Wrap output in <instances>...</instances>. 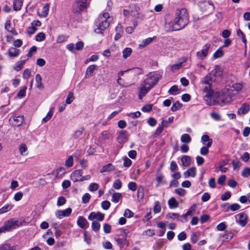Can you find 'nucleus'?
I'll return each instance as SVG.
<instances>
[{
  "label": "nucleus",
  "instance_id": "52",
  "mask_svg": "<svg viewBox=\"0 0 250 250\" xmlns=\"http://www.w3.org/2000/svg\"><path fill=\"white\" fill-rule=\"evenodd\" d=\"M178 88L177 86L173 85L170 87V88L168 90V92L169 94L171 95H175L178 93Z\"/></svg>",
  "mask_w": 250,
  "mask_h": 250
},
{
  "label": "nucleus",
  "instance_id": "50",
  "mask_svg": "<svg viewBox=\"0 0 250 250\" xmlns=\"http://www.w3.org/2000/svg\"><path fill=\"white\" fill-rule=\"evenodd\" d=\"M223 55V51L221 48L218 49L213 54V57L215 59H218Z\"/></svg>",
  "mask_w": 250,
  "mask_h": 250
},
{
  "label": "nucleus",
  "instance_id": "41",
  "mask_svg": "<svg viewBox=\"0 0 250 250\" xmlns=\"http://www.w3.org/2000/svg\"><path fill=\"white\" fill-rule=\"evenodd\" d=\"M122 197V194L120 193H114L112 197V201L114 203H117L119 201Z\"/></svg>",
  "mask_w": 250,
  "mask_h": 250
},
{
  "label": "nucleus",
  "instance_id": "21",
  "mask_svg": "<svg viewBox=\"0 0 250 250\" xmlns=\"http://www.w3.org/2000/svg\"><path fill=\"white\" fill-rule=\"evenodd\" d=\"M76 4L79 9L81 11L88 8L89 6L88 2L84 1L83 0H78L76 2Z\"/></svg>",
  "mask_w": 250,
  "mask_h": 250
},
{
  "label": "nucleus",
  "instance_id": "7",
  "mask_svg": "<svg viewBox=\"0 0 250 250\" xmlns=\"http://www.w3.org/2000/svg\"><path fill=\"white\" fill-rule=\"evenodd\" d=\"M210 46V45L209 44L204 45L201 50L196 52L197 58L200 60H204L208 55Z\"/></svg>",
  "mask_w": 250,
  "mask_h": 250
},
{
  "label": "nucleus",
  "instance_id": "49",
  "mask_svg": "<svg viewBox=\"0 0 250 250\" xmlns=\"http://www.w3.org/2000/svg\"><path fill=\"white\" fill-rule=\"evenodd\" d=\"M232 88L231 91H239L242 88V85L240 83H235L232 85Z\"/></svg>",
  "mask_w": 250,
  "mask_h": 250
},
{
  "label": "nucleus",
  "instance_id": "17",
  "mask_svg": "<svg viewBox=\"0 0 250 250\" xmlns=\"http://www.w3.org/2000/svg\"><path fill=\"white\" fill-rule=\"evenodd\" d=\"M77 225L81 228H87L88 223L85 218L83 216H79L77 220Z\"/></svg>",
  "mask_w": 250,
  "mask_h": 250
},
{
  "label": "nucleus",
  "instance_id": "11",
  "mask_svg": "<svg viewBox=\"0 0 250 250\" xmlns=\"http://www.w3.org/2000/svg\"><path fill=\"white\" fill-rule=\"evenodd\" d=\"M83 175V171L81 169L74 170L70 175L71 179L74 182L81 181Z\"/></svg>",
  "mask_w": 250,
  "mask_h": 250
},
{
  "label": "nucleus",
  "instance_id": "19",
  "mask_svg": "<svg viewBox=\"0 0 250 250\" xmlns=\"http://www.w3.org/2000/svg\"><path fill=\"white\" fill-rule=\"evenodd\" d=\"M5 29L9 32L11 33L12 35H16L17 33L14 30V27L11 25L10 20H7L4 24Z\"/></svg>",
  "mask_w": 250,
  "mask_h": 250
},
{
  "label": "nucleus",
  "instance_id": "34",
  "mask_svg": "<svg viewBox=\"0 0 250 250\" xmlns=\"http://www.w3.org/2000/svg\"><path fill=\"white\" fill-rule=\"evenodd\" d=\"M25 62V60H22V61H19V62H18L15 66H14V69L16 71H20L23 67V65L24 64Z\"/></svg>",
  "mask_w": 250,
  "mask_h": 250
},
{
  "label": "nucleus",
  "instance_id": "61",
  "mask_svg": "<svg viewBox=\"0 0 250 250\" xmlns=\"http://www.w3.org/2000/svg\"><path fill=\"white\" fill-rule=\"evenodd\" d=\"M37 48L36 46H32L29 50V52L27 54V57H31L32 56L33 54L36 53V52L37 51Z\"/></svg>",
  "mask_w": 250,
  "mask_h": 250
},
{
  "label": "nucleus",
  "instance_id": "14",
  "mask_svg": "<svg viewBox=\"0 0 250 250\" xmlns=\"http://www.w3.org/2000/svg\"><path fill=\"white\" fill-rule=\"evenodd\" d=\"M99 21L103 22H108V26H109L110 23L112 21V17L110 16L109 14L107 12H104L99 16Z\"/></svg>",
  "mask_w": 250,
  "mask_h": 250
},
{
  "label": "nucleus",
  "instance_id": "25",
  "mask_svg": "<svg viewBox=\"0 0 250 250\" xmlns=\"http://www.w3.org/2000/svg\"><path fill=\"white\" fill-rule=\"evenodd\" d=\"M19 151L22 156H26L28 154V147L25 144H21L19 146Z\"/></svg>",
  "mask_w": 250,
  "mask_h": 250
},
{
  "label": "nucleus",
  "instance_id": "20",
  "mask_svg": "<svg viewBox=\"0 0 250 250\" xmlns=\"http://www.w3.org/2000/svg\"><path fill=\"white\" fill-rule=\"evenodd\" d=\"M50 5L48 3H45L43 5L42 12H38L39 15L42 18H45L47 16L49 10Z\"/></svg>",
  "mask_w": 250,
  "mask_h": 250
},
{
  "label": "nucleus",
  "instance_id": "16",
  "mask_svg": "<svg viewBox=\"0 0 250 250\" xmlns=\"http://www.w3.org/2000/svg\"><path fill=\"white\" fill-rule=\"evenodd\" d=\"M20 50L15 47H11L7 51L8 56L11 58L18 57L20 55Z\"/></svg>",
  "mask_w": 250,
  "mask_h": 250
},
{
  "label": "nucleus",
  "instance_id": "57",
  "mask_svg": "<svg viewBox=\"0 0 250 250\" xmlns=\"http://www.w3.org/2000/svg\"><path fill=\"white\" fill-rule=\"evenodd\" d=\"M67 39V37L64 35H60L58 37L57 39L56 42L57 43H60L66 41Z\"/></svg>",
  "mask_w": 250,
  "mask_h": 250
},
{
  "label": "nucleus",
  "instance_id": "62",
  "mask_svg": "<svg viewBox=\"0 0 250 250\" xmlns=\"http://www.w3.org/2000/svg\"><path fill=\"white\" fill-rule=\"evenodd\" d=\"M90 195L89 193H85L82 197V201L83 203H87L90 199Z\"/></svg>",
  "mask_w": 250,
  "mask_h": 250
},
{
  "label": "nucleus",
  "instance_id": "46",
  "mask_svg": "<svg viewBox=\"0 0 250 250\" xmlns=\"http://www.w3.org/2000/svg\"><path fill=\"white\" fill-rule=\"evenodd\" d=\"M182 104L179 102H176L171 107V110L173 112L176 111L182 107Z\"/></svg>",
  "mask_w": 250,
  "mask_h": 250
},
{
  "label": "nucleus",
  "instance_id": "39",
  "mask_svg": "<svg viewBox=\"0 0 250 250\" xmlns=\"http://www.w3.org/2000/svg\"><path fill=\"white\" fill-rule=\"evenodd\" d=\"M53 110L54 108H51L50 110L48 112L46 116L42 119V122L46 123L51 119L54 113Z\"/></svg>",
  "mask_w": 250,
  "mask_h": 250
},
{
  "label": "nucleus",
  "instance_id": "5",
  "mask_svg": "<svg viewBox=\"0 0 250 250\" xmlns=\"http://www.w3.org/2000/svg\"><path fill=\"white\" fill-rule=\"evenodd\" d=\"M233 100V95L229 90L224 91L219 96L216 103L219 104H227Z\"/></svg>",
  "mask_w": 250,
  "mask_h": 250
},
{
  "label": "nucleus",
  "instance_id": "15",
  "mask_svg": "<svg viewBox=\"0 0 250 250\" xmlns=\"http://www.w3.org/2000/svg\"><path fill=\"white\" fill-rule=\"evenodd\" d=\"M237 216L239 217V219L237 221V222L241 227H245L247 223V215L244 213H239Z\"/></svg>",
  "mask_w": 250,
  "mask_h": 250
},
{
  "label": "nucleus",
  "instance_id": "40",
  "mask_svg": "<svg viewBox=\"0 0 250 250\" xmlns=\"http://www.w3.org/2000/svg\"><path fill=\"white\" fill-rule=\"evenodd\" d=\"M132 53V49L130 48H125L123 51V56L124 59H126Z\"/></svg>",
  "mask_w": 250,
  "mask_h": 250
},
{
  "label": "nucleus",
  "instance_id": "42",
  "mask_svg": "<svg viewBox=\"0 0 250 250\" xmlns=\"http://www.w3.org/2000/svg\"><path fill=\"white\" fill-rule=\"evenodd\" d=\"M45 35L43 32L38 33L36 36V40L37 42H42L45 40Z\"/></svg>",
  "mask_w": 250,
  "mask_h": 250
},
{
  "label": "nucleus",
  "instance_id": "58",
  "mask_svg": "<svg viewBox=\"0 0 250 250\" xmlns=\"http://www.w3.org/2000/svg\"><path fill=\"white\" fill-rule=\"evenodd\" d=\"M128 188L132 191H135L137 189V186L135 182H130L128 184Z\"/></svg>",
  "mask_w": 250,
  "mask_h": 250
},
{
  "label": "nucleus",
  "instance_id": "44",
  "mask_svg": "<svg viewBox=\"0 0 250 250\" xmlns=\"http://www.w3.org/2000/svg\"><path fill=\"white\" fill-rule=\"evenodd\" d=\"M66 199L63 196H60L58 198L57 205L58 207L63 206L66 203Z\"/></svg>",
  "mask_w": 250,
  "mask_h": 250
},
{
  "label": "nucleus",
  "instance_id": "60",
  "mask_svg": "<svg viewBox=\"0 0 250 250\" xmlns=\"http://www.w3.org/2000/svg\"><path fill=\"white\" fill-rule=\"evenodd\" d=\"M240 207V206L238 204L234 203L230 205L229 208L231 211H234L239 209Z\"/></svg>",
  "mask_w": 250,
  "mask_h": 250
},
{
  "label": "nucleus",
  "instance_id": "3",
  "mask_svg": "<svg viewBox=\"0 0 250 250\" xmlns=\"http://www.w3.org/2000/svg\"><path fill=\"white\" fill-rule=\"evenodd\" d=\"M215 81V79L212 76V74L209 73L204 77L202 82L203 91L206 93L205 98L208 99L209 101H208L207 99H206L205 100L209 105L214 104V103L212 102L211 101V100L213 99V92L211 89V84L213 82Z\"/></svg>",
  "mask_w": 250,
  "mask_h": 250
},
{
  "label": "nucleus",
  "instance_id": "10",
  "mask_svg": "<svg viewBox=\"0 0 250 250\" xmlns=\"http://www.w3.org/2000/svg\"><path fill=\"white\" fill-rule=\"evenodd\" d=\"M187 58L183 57L179 60V62L171 66V70L172 72H175L179 70L182 66H184V63L187 62Z\"/></svg>",
  "mask_w": 250,
  "mask_h": 250
},
{
  "label": "nucleus",
  "instance_id": "59",
  "mask_svg": "<svg viewBox=\"0 0 250 250\" xmlns=\"http://www.w3.org/2000/svg\"><path fill=\"white\" fill-rule=\"evenodd\" d=\"M102 207L104 210H107L110 207V203L108 201H104L101 204Z\"/></svg>",
  "mask_w": 250,
  "mask_h": 250
},
{
  "label": "nucleus",
  "instance_id": "29",
  "mask_svg": "<svg viewBox=\"0 0 250 250\" xmlns=\"http://www.w3.org/2000/svg\"><path fill=\"white\" fill-rule=\"evenodd\" d=\"M169 207L170 208H175L178 207L179 203L174 197L171 198L168 201Z\"/></svg>",
  "mask_w": 250,
  "mask_h": 250
},
{
  "label": "nucleus",
  "instance_id": "8",
  "mask_svg": "<svg viewBox=\"0 0 250 250\" xmlns=\"http://www.w3.org/2000/svg\"><path fill=\"white\" fill-rule=\"evenodd\" d=\"M72 212V209L70 208L63 210H58L55 212V216L57 218L61 219L64 217L69 216Z\"/></svg>",
  "mask_w": 250,
  "mask_h": 250
},
{
  "label": "nucleus",
  "instance_id": "13",
  "mask_svg": "<svg viewBox=\"0 0 250 250\" xmlns=\"http://www.w3.org/2000/svg\"><path fill=\"white\" fill-rule=\"evenodd\" d=\"M250 110V105L248 103H244L238 109L237 113L239 115L246 114Z\"/></svg>",
  "mask_w": 250,
  "mask_h": 250
},
{
  "label": "nucleus",
  "instance_id": "28",
  "mask_svg": "<svg viewBox=\"0 0 250 250\" xmlns=\"http://www.w3.org/2000/svg\"><path fill=\"white\" fill-rule=\"evenodd\" d=\"M210 74L214 78L215 77L221 76L222 74V69L219 66H216Z\"/></svg>",
  "mask_w": 250,
  "mask_h": 250
},
{
  "label": "nucleus",
  "instance_id": "23",
  "mask_svg": "<svg viewBox=\"0 0 250 250\" xmlns=\"http://www.w3.org/2000/svg\"><path fill=\"white\" fill-rule=\"evenodd\" d=\"M128 135L125 131H121L118 137V142L120 143H124L127 140Z\"/></svg>",
  "mask_w": 250,
  "mask_h": 250
},
{
  "label": "nucleus",
  "instance_id": "45",
  "mask_svg": "<svg viewBox=\"0 0 250 250\" xmlns=\"http://www.w3.org/2000/svg\"><path fill=\"white\" fill-rule=\"evenodd\" d=\"M161 210V207L160 203L158 201H156L155 203V205L153 208V211L155 213H158L160 212Z\"/></svg>",
  "mask_w": 250,
  "mask_h": 250
},
{
  "label": "nucleus",
  "instance_id": "55",
  "mask_svg": "<svg viewBox=\"0 0 250 250\" xmlns=\"http://www.w3.org/2000/svg\"><path fill=\"white\" fill-rule=\"evenodd\" d=\"M116 241L121 248H123L125 245L126 238H118L116 239Z\"/></svg>",
  "mask_w": 250,
  "mask_h": 250
},
{
  "label": "nucleus",
  "instance_id": "47",
  "mask_svg": "<svg viewBox=\"0 0 250 250\" xmlns=\"http://www.w3.org/2000/svg\"><path fill=\"white\" fill-rule=\"evenodd\" d=\"M100 223L97 222L93 221L92 223L91 228L95 231H98L100 229Z\"/></svg>",
  "mask_w": 250,
  "mask_h": 250
},
{
  "label": "nucleus",
  "instance_id": "36",
  "mask_svg": "<svg viewBox=\"0 0 250 250\" xmlns=\"http://www.w3.org/2000/svg\"><path fill=\"white\" fill-rule=\"evenodd\" d=\"M74 96L73 93L72 92H70L68 94L66 100H65V103L66 104H71L72 102L74 100Z\"/></svg>",
  "mask_w": 250,
  "mask_h": 250
},
{
  "label": "nucleus",
  "instance_id": "26",
  "mask_svg": "<svg viewBox=\"0 0 250 250\" xmlns=\"http://www.w3.org/2000/svg\"><path fill=\"white\" fill-rule=\"evenodd\" d=\"M115 167L111 164H108L107 165H104L102 168L100 170L101 173H103L104 172H111L112 171L114 170Z\"/></svg>",
  "mask_w": 250,
  "mask_h": 250
},
{
  "label": "nucleus",
  "instance_id": "9",
  "mask_svg": "<svg viewBox=\"0 0 250 250\" xmlns=\"http://www.w3.org/2000/svg\"><path fill=\"white\" fill-rule=\"evenodd\" d=\"M108 22H103L99 21L97 24V28L95 29V32L97 34H103L105 29L108 27Z\"/></svg>",
  "mask_w": 250,
  "mask_h": 250
},
{
  "label": "nucleus",
  "instance_id": "53",
  "mask_svg": "<svg viewBox=\"0 0 250 250\" xmlns=\"http://www.w3.org/2000/svg\"><path fill=\"white\" fill-rule=\"evenodd\" d=\"M210 146H205L201 147L200 149V153L203 155H206L208 154L209 150L208 148Z\"/></svg>",
  "mask_w": 250,
  "mask_h": 250
},
{
  "label": "nucleus",
  "instance_id": "63",
  "mask_svg": "<svg viewBox=\"0 0 250 250\" xmlns=\"http://www.w3.org/2000/svg\"><path fill=\"white\" fill-rule=\"evenodd\" d=\"M84 239L86 243L88 244L91 243V237L90 235L86 232H84Z\"/></svg>",
  "mask_w": 250,
  "mask_h": 250
},
{
  "label": "nucleus",
  "instance_id": "35",
  "mask_svg": "<svg viewBox=\"0 0 250 250\" xmlns=\"http://www.w3.org/2000/svg\"><path fill=\"white\" fill-rule=\"evenodd\" d=\"M181 141L184 143H189L191 141V139L188 134H184L181 137Z\"/></svg>",
  "mask_w": 250,
  "mask_h": 250
},
{
  "label": "nucleus",
  "instance_id": "18",
  "mask_svg": "<svg viewBox=\"0 0 250 250\" xmlns=\"http://www.w3.org/2000/svg\"><path fill=\"white\" fill-rule=\"evenodd\" d=\"M66 173V170L65 168L63 167H61L58 168L54 173L55 177L58 179H60L62 178V177L65 175Z\"/></svg>",
  "mask_w": 250,
  "mask_h": 250
},
{
  "label": "nucleus",
  "instance_id": "43",
  "mask_svg": "<svg viewBox=\"0 0 250 250\" xmlns=\"http://www.w3.org/2000/svg\"><path fill=\"white\" fill-rule=\"evenodd\" d=\"M73 165V157L72 156H69L65 161V165L67 167H70Z\"/></svg>",
  "mask_w": 250,
  "mask_h": 250
},
{
  "label": "nucleus",
  "instance_id": "6",
  "mask_svg": "<svg viewBox=\"0 0 250 250\" xmlns=\"http://www.w3.org/2000/svg\"><path fill=\"white\" fill-rule=\"evenodd\" d=\"M24 122V116L23 115H18L15 114L9 119V123L14 126H20Z\"/></svg>",
  "mask_w": 250,
  "mask_h": 250
},
{
  "label": "nucleus",
  "instance_id": "27",
  "mask_svg": "<svg viewBox=\"0 0 250 250\" xmlns=\"http://www.w3.org/2000/svg\"><path fill=\"white\" fill-rule=\"evenodd\" d=\"M35 81L36 82V86L38 88L41 89L43 88L42 83V78L39 74H37L35 77Z\"/></svg>",
  "mask_w": 250,
  "mask_h": 250
},
{
  "label": "nucleus",
  "instance_id": "1",
  "mask_svg": "<svg viewBox=\"0 0 250 250\" xmlns=\"http://www.w3.org/2000/svg\"><path fill=\"white\" fill-rule=\"evenodd\" d=\"M188 15L185 8L177 9L175 12V18L173 21L166 24L168 31H173L184 28L188 23Z\"/></svg>",
  "mask_w": 250,
  "mask_h": 250
},
{
  "label": "nucleus",
  "instance_id": "51",
  "mask_svg": "<svg viewBox=\"0 0 250 250\" xmlns=\"http://www.w3.org/2000/svg\"><path fill=\"white\" fill-rule=\"evenodd\" d=\"M241 175L244 177H248L250 176V167H246L242 171Z\"/></svg>",
  "mask_w": 250,
  "mask_h": 250
},
{
  "label": "nucleus",
  "instance_id": "48",
  "mask_svg": "<svg viewBox=\"0 0 250 250\" xmlns=\"http://www.w3.org/2000/svg\"><path fill=\"white\" fill-rule=\"evenodd\" d=\"M122 182L119 179L116 180L113 183V187L116 189H119L122 187Z\"/></svg>",
  "mask_w": 250,
  "mask_h": 250
},
{
  "label": "nucleus",
  "instance_id": "33",
  "mask_svg": "<svg viewBox=\"0 0 250 250\" xmlns=\"http://www.w3.org/2000/svg\"><path fill=\"white\" fill-rule=\"evenodd\" d=\"M22 5V1L21 0H15L14 1L13 8L15 11L21 10Z\"/></svg>",
  "mask_w": 250,
  "mask_h": 250
},
{
  "label": "nucleus",
  "instance_id": "64",
  "mask_svg": "<svg viewBox=\"0 0 250 250\" xmlns=\"http://www.w3.org/2000/svg\"><path fill=\"white\" fill-rule=\"evenodd\" d=\"M231 196V193L229 191H227L221 196V200L226 201L229 199Z\"/></svg>",
  "mask_w": 250,
  "mask_h": 250
},
{
  "label": "nucleus",
  "instance_id": "38",
  "mask_svg": "<svg viewBox=\"0 0 250 250\" xmlns=\"http://www.w3.org/2000/svg\"><path fill=\"white\" fill-rule=\"evenodd\" d=\"M27 89L26 86H22L21 87L17 94V97L19 98H22L25 96L26 90Z\"/></svg>",
  "mask_w": 250,
  "mask_h": 250
},
{
  "label": "nucleus",
  "instance_id": "22",
  "mask_svg": "<svg viewBox=\"0 0 250 250\" xmlns=\"http://www.w3.org/2000/svg\"><path fill=\"white\" fill-rule=\"evenodd\" d=\"M196 174V169L195 167H192L188 169L185 173L184 176L186 178L188 177H194Z\"/></svg>",
  "mask_w": 250,
  "mask_h": 250
},
{
  "label": "nucleus",
  "instance_id": "37",
  "mask_svg": "<svg viewBox=\"0 0 250 250\" xmlns=\"http://www.w3.org/2000/svg\"><path fill=\"white\" fill-rule=\"evenodd\" d=\"M13 208V205L12 204H7L1 208V214L6 213L11 210Z\"/></svg>",
  "mask_w": 250,
  "mask_h": 250
},
{
  "label": "nucleus",
  "instance_id": "2",
  "mask_svg": "<svg viewBox=\"0 0 250 250\" xmlns=\"http://www.w3.org/2000/svg\"><path fill=\"white\" fill-rule=\"evenodd\" d=\"M146 78L141 83L139 88V98L142 99L146 94L157 83L160 75L156 73H151L146 76Z\"/></svg>",
  "mask_w": 250,
  "mask_h": 250
},
{
  "label": "nucleus",
  "instance_id": "32",
  "mask_svg": "<svg viewBox=\"0 0 250 250\" xmlns=\"http://www.w3.org/2000/svg\"><path fill=\"white\" fill-rule=\"evenodd\" d=\"M155 37L153 38H148L144 40L141 43L139 44V47L143 48L146 46L147 45L150 43L153 40Z\"/></svg>",
  "mask_w": 250,
  "mask_h": 250
},
{
  "label": "nucleus",
  "instance_id": "31",
  "mask_svg": "<svg viewBox=\"0 0 250 250\" xmlns=\"http://www.w3.org/2000/svg\"><path fill=\"white\" fill-rule=\"evenodd\" d=\"M181 161L184 166L188 167L190 164L191 158L188 156H184L181 158Z\"/></svg>",
  "mask_w": 250,
  "mask_h": 250
},
{
  "label": "nucleus",
  "instance_id": "30",
  "mask_svg": "<svg viewBox=\"0 0 250 250\" xmlns=\"http://www.w3.org/2000/svg\"><path fill=\"white\" fill-rule=\"evenodd\" d=\"M97 66L95 64L89 65L86 69L85 75L88 76H92L93 71L97 68Z\"/></svg>",
  "mask_w": 250,
  "mask_h": 250
},
{
  "label": "nucleus",
  "instance_id": "4",
  "mask_svg": "<svg viewBox=\"0 0 250 250\" xmlns=\"http://www.w3.org/2000/svg\"><path fill=\"white\" fill-rule=\"evenodd\" d=\"M24 222L20 221L16 218H12L5 222L2 227L1 228V232L3 231H9L15 229L22 225Z\"/></svg>",
  "mask_w": 250,
  "mask_h": 250
},
{
  "label": "nucleus",
  "instance_id": "12",
  "mask_svg": "<svg viewBox=\"0 0 250 250\" xmlns=\"http://www.w3.org/2000/svg\"><path fill=\"white\" fill-rule=\"evenodd\" d=\"M104 214L100 212H92L88 216V219L90 220L96 219L98 221H102L104 220Z\"/></svg>",
  "mask_w": 250,
  "mask_h": 250
},
{
  "label": "nucleus",
  "instance_id": "24",
  "mask_svg": "<svg viewBox=\"0 0 250 250\" xmlns=\"http://www.w3.org/2000/svg\"><path fill=\"white\" fill-rule=\"evenodd\" d=\"M201 141L204 145L208 146H211L212 143V139H210L207 135H204L202 136Z\"/></svg>",
  "mask_w": 250,
  "mask_h": 250
},
{
  "label": "nucleus",
  "instance_id": "54",
  "mask_svg": "<svg viewBox=\"0 0 250 250\" xmlns=\"http://www.w3.org/2000/svg\"><path fill=\"white\" fill-rule=\"evenodd\" d=\"M83 129H81L80 130H77L73 134V136L75 139L79 138L83 134Z\"/></svg>",
  "mask_w": 250,
  "mask_h": 250
},
{
  "label": "nucleus",
  "instance_id": "56",
  "mask_svg": "<svg viewBox=\"0 0 250 250\" xmlns=\"http://www.w3.org/2000/svg\"><path fill=\"white\" fill-rule=\"evenodd\" d=\"M99 186L98 184L95 183H93L90 185L89 189L91 191H96L97 190H98L99 188Z\"/></svg>",
  "mask_w": 250,
  "mask_h": 250
}]
</instances>
